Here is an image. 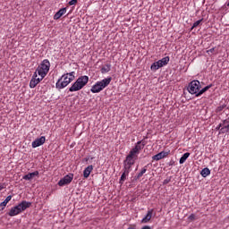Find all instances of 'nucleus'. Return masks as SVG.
Here are the masks:
<instances>
[{
	"label": "nucleus",
	"instance_id": "f257e3e1",
	"mask_svg": "<svg viewBox=\"0 0 229 229\" xmlns=\"http://www.w3.org/2000/svg\"><path fill=\"white\" fill-rule=\"evenodd\" d=\"M144 146H146V141H138L134 148H132L129 155L126 157L125 160L123 161V173H129L131 171V165L135 164V160L139 158V155L140 154V151L144 149Z\"/></svg>",
	"mask_w": 229,
	"mask_h": 229
},
{
	"label": "nucleus",
	"instance_id": "9d476101",
	"mask_svg": "<svg viewBox=\"0 0 229 229\" xmlns=\"http://www.w3.org/2000/svg\"><path fill=\"white\" fill-rule=\"evenodd\" d=\"M44 79H42V77H38V74L37 72H35L32 76V79L30 80V88L35 89V87H37V84L41 82Z\"/></svg>",
	"mask_w": 229,
	"mask_h": 229
},
{
	"label": "nucleus",
	"instance_id": "cd10ccee",
	"mask_svg": "<svg viewBox=\"0 0 229 229\" xmlns=\"http://www.w3.org/2000/svg\"><path fill=\"white\" fill-rule=\"evenodd\" d=\"M74 4H78V0H71L69 2V5L70 6H73Z\"/></svg>",
	"mask_w": 229,
	"mask_h": 229
},
{
	"label": "nucleus",
	"instance_id": "4be33fe9",
	"mask_svg": "<svg viewBox=\"0 0 229 229\" xmlns=\"http://www.w3.org/2000/svg\"><path fill=\"white\" fill-rule=\"evenodd\" d=\"M200 174L203 176V178H207V176L210 175V169L203 168L200 172Z\"/></svg>",
	"mask_w": 229,
	"mask_h": 229
},
{
	"label": "nucleus",
	"instance_id": "393cba45",
	"mask_svg": "<svg viewBox=\"0 0 229 229\" xmlns=\"http://www.w3.org/2000/svg\"><path fill=\"white\" fill-rule=\"evenodd\" d=\"M220 131H221L222 133H228V131H229V123H228L227 125L222 127V128L220 129Z\"/></svg>",
	"mask_w": 229,
	"mask_h": 229
},
{
	"label": "nucleus",
	"instance_id": "6ab92c4d",
	"mask_svg": "<svg viewBox=\"0 0 229 229\" xmlns=\"http://www.w3.org/2000/svg\"><path fill=\"white\" fill-rule=\"evenodd\" d=\"M110 69H112V64H107L101 68L102 74H106V72H110Z\"/></svg>",
	"mask_w": 229,
	"mask_h": 229
},
{
	"label": "nucleus",
	"instance_id": "ddd939ff",
	"mask_svg": "<svg viewBox=\"0 0 229 229\" xmlns=\"http://www.w3.org/2000/svg\"><path fill=\"white\" fill-rule=\"evenodd\" d=\"M67 13V8H61L55 15L54 21H58L61 17H64Z\"/></svg>",
	"mask_w": 229,
	"mask_h": 229
},
{
	"label": "nucleus",
	"instance_id": "2eb2a0df",
	"mask_svg": "<svg viewBox=\"0 0 229 229\" xmlns=\"http://www.w3.org/2000/svg\"><path fill=\"white\" fill-rule=\"evenodd\" d=\"M92 171H94V166L92 165H89L88 167H86L83 171L84 178H89Z\"/></svg>",
	"mask_w": 229,
	"mask_h": 229
},
{
	"label": "nucleus",
	"instance_id": "c85d7f7f",
	"mask_svg": "<svg viewBox=\"0 0 229 229\" xmlns=\"http://www.w3.org/2000/svg\"><path fill=\"white\" fill-rule=\"evenodd\" d=\"M5 208H6V204L4 203V202H2V203L0 204V212L3 211V210H4Z\"/></svg>",
	"mask_w": 229,
	"mask_h": 229
},
{
	"label": "nucleus",
	"instance_id": "20e7f679",
	"mask_svg": "<svg viewBox=\"0 0 229 229\" xmlns=\"http://www.w3.org/2000/svg\"><path fill=\"white\" fill-rule=\"evenodd\" d=\"M30 207H31V202L23 200L17 206L12 208L8 213V216H10V217H13L14 216H19V214H21V212H24V210H26L27 208H30Z\"/></svg>",
	"mask_w": 229,
	"mask_h": 229
},
{
	"label": "nucleus",
	"instance_id": "1a4fd4ad",
	"mask_svg": "<svg viewBox=\"0 0 229 229\" xmlns=\"http://www.w3.org/2000/svg\"><path fill=\"white\" fill-rule=\"evenodd\" d=\"M72 178H74V174H69L65 175L64 178H62L58 182L59 187H64V185H69V183H71V182H72Z\"/></svg>",
	"mask_w": 229,
	"mask_h": 229
},
{
	"label": "nucleus",
	"instance_id": "412c9836",
	"mask_svg": "<svg viewBox=\"0 0 229 229\" xmlns=\"http://www.w3.org/2000/svg\"><path fill=\"white\" fill-rule=\"evenodd\" d=\"M129 174H130L129 173L123 172L120 181H119L120 185H123L124 183V182H126V176H128Z\"/></svg>",
	"mask_w": 229,
	"mask_h": 229
},
{
	"label": "nucleus",
	"instance_id": "a211bd4d",
	"mask_svg": "<svg viewBox=\"0 0 229 229\" xmlns=\"http://www.w3.org/2000/svg\"><path fill=\"white\" fill-rule=\"evenodd\" d=\"M148 171V165H145L141 171L137 174L136 180H140L144 174H146V172Z\"/></svg>",
	"mask_w": 229,
	"mask_h": 229
},
{
	"label": "nucleus",
	"instance_id": "9b49d317",
	"mask_svg": "<svg viewBox=\"0 0 229 229\" xmlns=\"http://www.w3.org/2000/svg\"><path fill=\"white\" fill-rule=\"evenodd\" d=\"M43 144H46V136H41L40 138H37L32 142V148H38L40 146H43Z\"/></svg>",
	"mask_w": 229,
	"mask_h": 229
},
{
	"label": "nucleus",
	"instance_id": "39448f33",
	"mask_svg": "<svg viewBox=\"0 0 229 229\" xmlns=\"http://www.w3.org/2000/svg\"><path fill=\"white\" fill-rule=\"evenodd\" d=\"M89 83V76L82 75L79 77L76 81L69 88V92H78V90H81L85 85Z\"/></svg>",
	"mask_w": 229,
	"mask_h": 229
},
{
	"label": "nucleus",
	"instance_id": "dca6fc26",
	"mask_svg": "<svg viewBox=\"0 0 229 229\" xmlns=\"http://www.w3.org/2000/svg\"><path fill=\"white\" fill-rule=\"evenodd\" d=\"M34 176H38V171H35L33 173H29L28 174L23 176V180H33Z\"/></svg>",
	"mask_w": 229,
	"mask_h": 229
},
{
	"label": "nucleus",
	"instance_id": "f3484780",
	"mask_svg": "<svg viewBox=\"0 0 229 229\" xmlns=\"http://www.w3.org/2000/svg\"><path fill=\"white\" fill-rule=\"evenodd\" d=\"M212 88V84L206 86L202 89L199 90V93L196 94V98H199V96H202V94H205L207 90Z\"/></svg>",
	"mask_w": 229,
	"mask_h": 229
},
{
	"label": "nucleus",
	"instance_id": "f8f14e48",
	"mask_svg": "<svg viewBox=\"0 0 229 229\" xmlns=\"http://www.w3.org/2000/svg\"><path fill=\"white\" fill-rule=\"evenodd\" d=\"M153 212H154L153 209H149L147 212V215L145 216V217L142 218L141 223L146 225L147 223L150 222L151 221V217H153Z\"/></svg>",
	"mask_w": 229,
	"mask_h": 229
},
{
	"label": "nucleus",
	"instance_id": "72a5a7b5",
	"mask_svg": "<svg viewBox=\"0 0 229 229\" xmlns=\"http://www.w3.org/2000/svg\"><path fill=\"white\" fill-rule=\"evenodd\" d=\"M5 205H8V203H10L8 200H6V199H4V201H3Z\"/></svg>",
	"mask_w": 229,
	"mask_h": 229
},
{
	"label": "nucleus",
	"instance_id": "5701e85b",
	"mask_svg": "<svg viewBox=\"0 0 229 229\" xmlns=\"http://www.w3.org/2000/svg\"><path fill=\"white\" fill-rule=\"evenodd\" d=\"M225 108H226V104L221 105L216 107V114H219L220 112H223V110Z\"/></svg>",
	"mask_w": 229,
	"mask_h": 229
},
{
	"label": "nucleus",
	"instance_id": "a878e982",
	"mask_svg": "<svg viewBox=\"0 0 229 229\" xmlns=\"http://www.w3.org/2000/svg\"><path fill=\"white\" fill-rule=\"evenodd\" d=\"M170 182H171V177H168L164 180L163 185H167V183H170Z\"/></svg>",
	"mask_w": 229,
	"mask_h": 229
},
{
	"label": "nucleus",
	"instance_id": "2f4dec72",
	"mask_svg": "<svg viewBox=\"0 0 229 229\" xmlns=\"http://www.w3.org/2000/svg\"><path fill=\"white\" fill-rule=\"evenodd\" d=\"M5 200H7L9 202L12 201V195L7 196Z\"/></svg>",
	"mask_w": 229,
	"mask_h": 229
},
{
	"label": "nucleus",
	"instance_id": "7ed1b4c3",
	"mask_svg": "<svg viewBox=\"0 0 229 229\" xmlns=\"http://www.w3.org/2000/svg\"><path fill=\"white\" fill-rule=\"evenodd\" d=\"M112 82V77H107L103 79L102 81H97L90 89L92 94H98L104 89H106L107 86Z\"/></svg>",
	"mask_w": 229,
	"mask_h": 229
},
{
	"label": "nucleus",
	"instance_id": "bb28decb",
	"mask_svg": "<svg viewBox=\"0 0 229 229\" xmlns=\"http://www.w3.org/2000/svg\"><path fill=\"white\" fill-rule=\"evenodd\" d=\"M188 219L190 221H195L196 220V215H194V214L190 215Z\"/></svg>",
	"mask_w": 229,
	"mask_h": 229
},
{
	"label": "nucleus",
	"instance_id": "4468645a",
	"mask_svg": "<svg viewBox=\"0 0 229 229\" xmlns=\"http://www.w3.org/2000/svg\"><path fill=\"white\" fill-rule=\"evenodd\" d=\"M168 156H169V152L162 151L153 156L152 159L158 161V160H162V158H165V157H168Z\"/></svg>",
	"mask_w": 229,
	"mask_h": 229
},
{
	"label": "nucleus",
	"instance_id": "aec40b11",
	"mask_svg": "<svg viewBox=\"0 0 229 229\" xmlns=\"http://www.w3.org/2000/svg\"><path fill=\"white\" fill-rule=\"evenodd\" d=\"M191 157V153L186 152L182 155V157L179 160V164H185V161Z\"/></svg>",
	"mask_w": 229,
	"mask_h": 229
},
{
	"label": "nucleus",
	"instance_id": "473e14b6",
	"mask_svg": "<svg viewBox=\"0 0 229 229\" xmlns=\"http://www.w3.org/2000/svg\"><path fill=\"white\" fill-rule=\"evenodd\" d=\"M141 229H151V226H149V225H144Z\"/></svg>",
	"mask_w": 229,
	"mask_h": 229
},
{
	"label": "nucleus",
	"instance_id": "b1692460",
	"mask_svg": "<svg viewBox=\"0 0 229 229\" xmlns=\"http://www.w3.org/2000/svg\"><path fill=\"white\" fill-rule=\"evenodd\" d=\"M201 22H203V19H200V20L195 21V22L193 23L192 27H191V30H194V28H198V26L200 25Z\"/></svg>",
	"mask_w": 229,
	"mask_h": 229
},
{
	"label": "nucleus",
	"instance_id": "c756f323",
	"mask_svg": "<svg viewBox=\"0 0 229 229\" xmlns=\"http://www.w3.org/2000/svg\"><path fill=\"white\" fill-rule=\"evenodd\" d=\"M216 51V48H210L209 50L207 51L208 55H210Z\"/></svg>",
	"mask_w": 229,
	"mask_h": 229
},
{
	"label": "nucleus",
	"instance_id": "7c9ffc66",
	"mask_svg": "<svg viewBox=\"0 0 229 229\" xmlns=\"http://www.w3.org/2000/svg\"><path fill=\"white\" fill-rule=\"evenodd\" d=\"M224 123H219L216 127V130H221L223 128Z\"/></svg>",
	"mask_w": 229,
	"mask_h": 229
},
{
	"label": "nucleus",
	"instance_id": "423d86ee",
	"mask_svg": "<svg viewBox=\"0 0 229 229\" xmlns=\"http://www.w3.org/2000/svg\"><path fill=\"white\" fill-rule=\"evenodd\" d=\"M51 67V63H49V60L44 59L41 64L38 66L35 72L38 74L39 77H41V80H44L46 76H47V72H49V69Z\"/></svg>",
	"mask_w": 229,
	"mask_h": 229
},
{
	"label": "nucleus",
	"instance_id": "f03ea898",
	"mask_svg": "<svg viewBox=\"0 0 229 229\" xmlns=\"http://www.w3.org/2000/svg\"><path fill=\"white\" fill-rule=\"evenodd\" d=\"M76 79V72H72L68 73H64L61 76L60 79H58L57 82L55 83V88L58 90H62V89H65L69 83H72V81H74Z\"/></svg>",
	"mask_w": 229,
	"mask_h": 229
},
{
	"label": "nucleus",
	"instance_id": "f704fd0d",
	"mask_svg": "<svg viewBox=\"0 0 229 229\" xmlns=\"http://www.w3.org/2000/svg\"><path fill=\"white\" fill-rule=\"evenodd\" d=\"M3 189H4V186L0 185V191H3Z\"/></svg>",
	"mask_w": 229,
	"mask_h": 229
},
{
	"label": "nucleus",
	"instance_id": "0eeeda50",
	"mask_svg": "<svg viewBox=\"0 0 229 229\" xmlns=\"http://www.w3.org/2000/svg\"><path fill=\"white\" fill-rule=\"evenodd\" d=\"M201 89V83L199 81H192L188 85V92L190 94H198L199 92V89Z\"/></svg>",
	"mask_w": 229,
	"mask_h": 229
},
{
	"label": "nucleus",
	"instance_id": "6e6552de",
	"mask_svg": "<svg viewBox=\"0 0 229 229\" xmlns=\"http://www.w3.org/2000/svg\"><path fill=\"white\" fill-rule=\"evenodd\" d=\"M169 56L163 57L162 59L158 60L157 62H155L151 66V71H158L161 67H164L169 64Z\"/></svg>",
	"mask_w": 229,
	"mask_h": 229
}]
</instances>
